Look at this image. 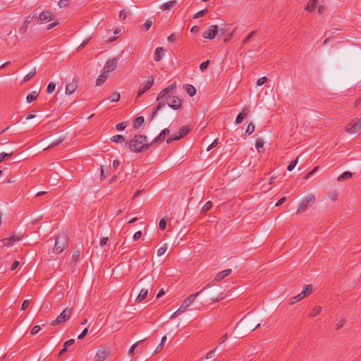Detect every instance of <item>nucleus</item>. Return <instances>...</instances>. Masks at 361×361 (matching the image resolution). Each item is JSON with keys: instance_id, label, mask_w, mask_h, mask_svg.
Returning a JSON list of instances; mask_svg holds the SVG:
<instances>
[{"instance_id": "f257e3e1", "label": "nucleus", "mask_w": 361, "mask_h": 361, "mask_svg": "<svg viewBox=\"0 0 361 361\" xmlns=\"http://www.w3.org/2000/svg\"><path fill=\"white\" fill-rule=\"evenodd\" d=\"M126 144L128 145L131 152L140 153L149 149L153 145L147 142V137L144 135H135L129 142Z\"/></svg>"}, {"instance_id": "f03ea898", "label": "nucleus", "mask_w": 361, "mask_h": 361, "mask_svg": "<svg viewBox=\"0 0 361 361\" xmlns=\"http://www.w3.org/2000/svg\"><path fill=\"white\" fill-rule=\"evenodd\" d=\"M176 87V82H173L170 85H169L167 87L164 89L162 91H161L157 97V101L158 102V104L157 106L154 107L152 109V112L150 115L149 120L152 121L153 118L155 116V114L163 107H164V97H166V95L172 94V90L175 89Z\"/></svg>"}, {"instance_id": "7ed1b4c3", "label": "nucleus", "mask_w": 361, "mask_h": 361, "mask_svg": "<svg viewBox=\"0 0 361 361\" xmlns=\"http://www.w3.org/2000/svg\"><path fill=\"white\" fill-rule=\"evenodd\" d=\"M210 283L207 284L202 290H200L199 292L192 294L189 296H188L183 302L180 307L172 314V315L170 317L171 319H173L178 316H179L180 314L184 312L186 309L192 303V302L195 300V298L206 288L208 287H210Z\"/></svg>"}, {"instance_id": "20e7f679", "label": "nucleus", "mask_w": 361, "mask_h": 361, "mask_svg": "<svg viewBox=\"0 0 361 361\" xmlns=\"http://www.w3.org/2000/svg\"><path fill=\"white\" fill-rule=\"evenodd\" d=\"M164 99V106L167 104L169 106L173 109H178L182 105L181 99L178 97L173 96V94L166 95Z\"/></svg>"}, {"instance_id": "39448f33", "label": "nucleus", "mask_w": 361, "mask_h": 361, "mask_svg": "<svg viewBox=\"0 0 361 361\" xmlns=\"http://www.w3.org/2000/svg\"><path fill=\"white\" fill-rule=\"evenodd\" d=\"M67 245V240L65 235H58L55 240L53 251L55 253H61Z\"/></svg>"}, {"instance_id": "423d86ee", "label": "nucleus", "mask_w": 361, "mask_h": 361, "mask_svg": "<svg viewBox=\"0 0 361 361\" xmlns=\"http://www.w3.org/2000/svg\"><path fill=\"white\" fill-rule=\"evenodd\" d=\"M72 313L71 308H66L57 317L56 319L53 320L51 323V326H56L60 324H62L70 319Z\"/></svg>"}, {"instance_id": "0eeeda50", "label": "nucleus", "mask_w": 361, "mask_h": 361, "mask_svg": "<svg viewBox=\"0 0 361 361\" xmlns=\"http://www.w3.org/2000/svg\"><path fill=\"white\" fill-rule=\"evenodd\" d=\"M314 200H315V197L314 195H312V194L308 195L300 204V205L298 208V210H297V214H299V213L306 210L310 204H312L314 203Z\"/></svg>"}, {"instance_id": "6e6552de", "label": "nucleus", "mask_w": 361, "mask_h": 361, "mask_svg": "<svg viewBox=\"0 0 361 361\" xmlns=\"http://www.w3.org/2000/svg\"><path fill=\"white\" fill-rule=\"evenodd\" d=\"M361 129V117L357 118L353 123H350L345 126L347 133L354 134L357 133Z\"/></svg>"}, {"instance_id": "1a4fd4ad", "label": "nucleus", "mask_w": 361, "mask_h": 361, "mask_svg": "<svg viewBox=\"0 0 361 361\" xmlns=\"http://www.w3.org/2000/svg\"><path fill=\"white\" fill-rule=\"evenodd\" d=\"M154 84V78L153 77H151L149 78L147 82L145 83V85H141L140 86V88L138 90L136 99H138V97H141L147 90H149Z\"/></svg>"}, {"instance_id": "9d476101", "label": "nucleus", "mask_w": 361, "mask_h": 361, "mask_svg": "<svg viewBox=\"0 0 361 361\" xmlns=\"http://www.w3.org/2000/svg\"><path fill=\"white\" fill-rule=\"evenodd\" d=\"M219 30V27L216 25H210L203 33V37L205 39H213Z\"/></svg>"}, {"instance_id": "9b49d317", "label": "nucleus", "mask_w": 361, "mask_h": 361, "mask_svg": "<svg viewBox=\"0 0 361 361\" xmlns=\"http://www.w3.org/2000/svg\"><path fill=\"white\" fill-rule=\"evenodd\" d=\"M117 64L118 59L116 57L108 59L103 68L104 73H109V72L114 71L117 67Z\"/></svg>"}, {"instance_id": "f8f14e48", "label": "nucleus", "mask_w": 361, "mask_h": 361, "mask_svg": "<svg viewBox=\"0 0 361 361\" xmlns=\"http://www.w3.org/2000/svg\"><path fill=\"white\" fill-rule=\"evenodd\" d=\"M22 239V235H13L10 238H6L2 240L4 245L6 247H10L13 245V243L16 241L20 240Z\"/></svg>"}, {"instance_id": "ddd939ff", "label": "nucleus", "mask_w": 361, "mask_h": 361, "mask_svg": "<svg viewBox=\"0 0 361 361\" xmlns=\"http://www.w3.org/2000/svg\"><path fill=\"white\" fill-rule=\"evenodd\" d=\"M109 355V351L107 349L99 350L94 357V361H104Z\"/></svg>"}, {"instance_id": "4468645a", "label": "nucleus", "mask_w": 361, "mask_h": 361, "mask_svg": "<svg viewBox=\"0 0 361 361\" xmlns=\"http://www.w3.org/2000/svg\"><path fill=\"white\" fill-rule=\"evenodd\" d=\"M170 133V130L168 128L164 129L160 134L158 135L157 137H156L154 140H153L150 145H155L158 142H161L164 141L167 135H169Z\"/></svg>"}, {"instance_id": "2eb2a0df", "label": "nucleus", "mask_w": 361, "mask_h": 361, "mask_svg": "<svg viewBox=\"0 0 361 361\" xmlns=\"http://www.w3.org/2000/svg\"><path fill=\"white\" fill-rule=\"evenodd\" d=\"M231 272H232V270L231 269H225V270L219 272V274H217L216 275V276L214 277V279L212 281V283H214L216 282H219V281L223 280L224 278H226V276L230 275L231 274Z\"/></svg>"}, {"instance_id": "dca6fc26", "label": "nucleus", "mask_w": 361, "mask_h": 361, "mask_svg": "<svg viewBox=\"0 0 361 361\" xmlns=\"http://www.w3.org/2000/svg\"><path fill=\"white\" fill-rule=\"evenodd\" d=\"M78 87V81L75 80H73L71 82L68 84L66 87V94H73Z\"/></svg>"}, {"instance_id": "f3484780", "label": "nucleus", "mask_w": 361, "mask_h": 361, "mask_svg": "<svg viewBox=\"0 0 361 361\" xmlns=\"http://www.w3.org/2000/svg\"><path fill=\"white\" fill-rule=\"evenodd\" d=\"M249 112V109L247 108H244L241 113H240L235 119V123L240 124L241 123L247 116Z\"/></svg>"}, {"instance_id": "a211bd4d", "label": "nucleus", "mask_w": 361, "mask_h": 361, "mask_svg": "<svg viewBox=\"0 0 361 361\" xmlns=\"http://www.w3.org/2000/svg\"><path fill=\"white\" fill-rule=\"evenodd\" d=\"M51 16L49 11H43L39 14L38 19L42 22H48L51 20Z\"/></svg>"}, {"instance_id": "6ab92c4d", "label": "nucleus", "mask_w": 361, "mask_h": 361, "mask_svg": "<svg viewBox=\"0 0 361 361\" xmlns=\"http://www.w3.org/2000/svg\"><path fill=\"white\" fill-rule=\"evenodd\" d=\"M164 54V49L162 47H157L154 51V59L155 61H160Z\"/></svg>"}, {"instance_id": "aec40b11", "label": "nucleus", "mask_w": 361, "mask_h": 361, "mask_svg": "<svg viewBox=\"0 0 361 361\" xmlns=\"http://www.w3.org/2000/svg\"><path fill=\"white\" fill-rule=\"evenodd\" d=\"M177 4V1L176 0H171V1H169L165 4H164L161 6V8L163 10V11H166V10H170L171 9L173 6H175Z\"/></svg>"}, {"instance_id": "412c9836", "label": "nucleus", "mask_w": 361, "mask_h": 361, "mask_svg": "<svg viewBox=\"0 0 361 361\" xmlns=\"http://www.w3.org/2000/svg\"><path fill=\"white\" fill-rule=\"evenodd\" d=\"M154 23H155L154 18H150L147 19L142 27V30L145 31L148 30Z\"/></svg>"}, {"instance_id": "4be33fe9", "label": "nucleus", "mask_w": 361, "mask_h": 361, "mask_svg": "<svg viewBox=\"0 0 361 361\" xmlns=\"http://www.w3.org/2000/svg\"><path fill=\"white\" fill-rule=\"evenodd\" d=\"M147 294H148V290L144 289V288L142 289L141 291L140 292L139 295H137L135 301L137 302H142L147 298Z\"/></svg>"}, {"instance_id": "5701e85b", "label": "nucleus", "mask_w": 361, "mask_h": 361, "mask_svg": "<svg viewBox=\"0 0 361 361\" xmlns=\"http://www.w3.org/2000/svg\"><path fill=\"white\" fill-rule=\"evenodd\" d=\"M184 89L190 97H193L196 94V89L192 85H185Z\"/></svg>"}, {"instance_id": "b1692460", "label": "nucleus", "mask_w": 361, "mask_h": 361, "mask_svg": "<svg viewBox=\"0 0 361 361\" xmlns=\"http://www.w3.org/2000/svg\"><path fill=\"white\" fill-rule=\"evenodd\" d=\"M317 6V0H310L307 6L305 8V10L312 12Z\"/></svg>"}, {"instance_id": "393cba45", "label": "nucleus", "mask_w": 361, "mask_h": 361, "mask_svg": "<svg viewBox=\"0 0 361 361\" xmlns=\"http://www.w3.org/2000/svg\"><path fill=\"white\" fill-rule=\"evenodd\" d=\"M102 71V73L97 79V85H102L108 78V73H104V71L103 70Z\"/></svg>"}, {"instance_id": "a878e982", "label": "nucleus", "mask_w": 361, "mask_h": 361, "mask_svg": "<svg viewBox=\"0 0 361 361\" xmlns=\"http://www.w3.org/2000/svg\"><path fill=\"white\" fill-rule=\"evenodd\" d=\"M38 97V93L35 91L31 92L26 97V101L27 103H31L37 99Z\"/></svg>"}, {"instance_id": "bb28decb", "label": "nucleus", "mask_w": 361, "mask_h": 361, "mask_svg": "<svg viewBox=\"0 0 361 361\" xmlns=\"http://www.w3.org/2000/svg\"><path fill=\"white\" fill-rule=\"evenodd\" d=\"M30 23V20H25L23 22L22 26L19 28V30H18L19 33L22 34V35L25 34V32L27 31V27L29 26Z\"/></svg>"}, {"instance_id": "cd10ccee", "label": "nucleus", "mask_w": 361, "mask_h": 361, "mask_svg": "<svg viewBox=\"0 0 361 361\" xmlns=\"http://www.w3.org/2000/svg\"><path fill=\"white\" fill-rule=\"evenodd\" d=\"M353 176V173L350 171H345L338 177V180L341 181L348 179Z\"/></svg>"}, {"instance_id": "c85d7f7f", "label": "nucleus", "mask_w": 361, "mask_h": 361, "mask_svg": "<svg viewBox=\"0 0 361 361\" xmlns=\"http://www.w3.org/2000/svg\"><path fill=\"white\" fill-rule=\"evenodd\" d=\"M145 121V118L143 116H138L135 118V121H134V128H138Z\"/></svg>"}, {"instance_id": "c756f323", "label": "nucleus", "mask_w": 361, "mask_h": 361, "mask_svg": "<svg viewBox=\"0 0 361 361\" xmlns=\"http://www.w3.org/2000/svg\"><path fill=\"white\" fill-rule=\"evenodd\" d=\"M183 137L181 135H180L178 133L174 135H172L171 137H169L167 140H166V142L168 144H171L172 142L173 141H177V140H179L180 139H181Z\"/></svg>"}, {"instance_id": "7c9ffc66", "label": "nucleus", "mask_w": 361, "mask_h": 361, "mask_svg": "<svg viewBox=\"0 0 361 361\" xmlns=\"http://www.w3.org/2000/svg\"><path fill=\"white\" fill-rule=\"evenodd\" d=\"M255 147L259 152H262L261 149L264 148V141L261 138H258L255 142Z\"/></svg>"}, {"instance_id": "2f4dec72", "label": "nucleus", "mask_w": 361, "mask_h": 361, "mask_svg": "<svg viewBox=\"0 0 361 361\" xmlns=\"http://www.w3.org/2000/svg\"><path fill=\"white\" fill-rule=\"evenodd\" d=\"M80 255V250H76V251L73 252V253L72 255V262H74L75 265H77Z\"/></svg>"}, {"instance_id": "473e14b6", "label": "nucleus", "mask_w": 361, "mask_h": 361, "mask_svg": "<svg viewBox=\"0 0 361 361\" xmlns=\"http://www.w3.org/2000/svg\"><path fill=\"white\" fill-rule=\"evenodd\" d=\"M35 73H36V69L34 68L32 71H30L27 75H26L23 80V82H25L27 81H28L29 80H30L31 78H32L35 75Z\"/></svg>"}, {"instance_id": "72a5a7b5", "label": "nucleus", "mask_w": 361, "mask_h": 361, "mask_svg": "<svg viewBox=\"0 0 361 361\" xmlns=\"http://www.w3.org/2000/svg\"><path fill=\"white\" fill-rule=\"evenodd\" d=\"M111 140L114 142H122L125 140V138L122 135H116L113 136Z\"/></svg>"}, {"instance_id": "f704fd0d", "label": "nucleus", "mask_w": 361, "mask_h": 361, "mask_svg": "<svg viewBox=\"0 0 361 361\" xmlns=\"http://www.w3.org/2000/svg\"><path fill=\"white\" fill-rule=\"evenodd\" d=\"M120 98L121 95L118 92H114L109 97V99H110L111 102H118L120 100Z\"/></svg>"}, {"instance_id": "c9c22d12", "label": "nucleus", "mask_w": 361, "mask_h": 361, "mask_svg": "<svg viewBox=\"0 0 361 361\" xmlns=\"http://www.w3.org/2000/svg\"><path fill=\"white\" fill-rule=\"evenodd\" d=\"M13 152H11V153L1 152L0 154V163L11 157L13 155Z\"/></svg>"}, {"instance_id": "e433bc0d", "label": "nucleus", "mask_w": 361, "mask_h": 361, "mask_svg": "<svg viewBox=\"0 0 361 361\" xmlns=\"http://www.w3.org/2000/svg\"><path fill=\"white\" fill-rule=\"evenodd\" d=\"M167 339V337L166 336H163L162 338H161V343H159V345L157 346V348H156L155 351L154 352V353H157L158 352H159V350H161L162 348H163V346L166 342Z\"/></svg>"}, {"instance_id": "4c0bfd02", "label": "nucleus", "mask_w": 361, "mask_h": 361, "mask_svg": "<svg viewBox=\"0 0 361 361\" xmlns=\"http://www.w3.org/2000/svg\"><path fill=\"white\" fill-rule=\"evenodd\" d=\"M255 128V125L252 123H249L245 130V135H251L254 132Z\"/></svg>"}, {"instance_id": "58836bf2", "label": "nucleus", "mask_w": 361, "mask_h": 361, "mask_svg": "<svg viewBox=\"0 0 361 361\" xmlns=\"http://www.w3.org/2000/svg\"><path fill=\"white\" fill-rule=\"evenodd\" d=\"M143 341H144V340H141V341H137V343H135V344H133V345L130 347V348L129 349L128 354H129L130 356H133V354H134V350H135V349L137 348V346L140 343H142Z\"/></svg>"}, {"instance_id": "ea45409f", "label": "nucleus", "mask_w": 361, "mask_h": 361, "mask_svg": "<svg viewBox=\"0 0 361 361\" xmlns=\"http://www.w3.org/2000/svg\"><path fill=\"white\" fill-rule=\"evenodd\" d=\"M321 310H322V307H320V306H317V307H315L312 310V312H310V317H315V316H317V314H319L321 312Z\"/></svg>"}, {"instance_id": "a19ab883", "label": "nucleus", "mask_w": 361, "mask_h": 361, "mask_svg": "<svg viewBox=\"0 0 361 361\" xmlns=\"http://www.w3.org/2000/svg\"><path fill=\"white\" fill-rule=\"evenodd\" d=\"M55 88H56V84L53 82H51L49 83V85L47 86V92L48 94H51L55 90Z\"/></svg>"}, {"instance_id": "79ce46f5", "label": "nucleus", "mask_w": 361, "mask_h": 361, "mask_svg": "<svg viewBox=\"0 0 361 361\" xmlns=\"http://www.w3.org/2000/svg\"><path fill=\"white\" fill-rule=\"evenodd\" d=\"M63 138H59L58 140L52 142L49 146L47 148H46L45 149H50V148H52L58 145H59L60 143H61L63 141Z\"/></svg>"}, {"instance_id": "37998d69", "label": "nucleus", "mask_w": 361, "mask_h": 361, "mask_svg": "<svg viewBox=\"0 0 361 361\" xmlns=\"http://www.w3.org/2000/svg\"><path fill=\"white\" fill-rule=\"evenodd\" d=\"M338 194L336 190H332L329 193V197L331 200L335 201L337 200Z\"/></svg>"}, {"instance_id": "c03bdc74", "label": "nucleus", "mask_w": 361, "mask_h": 361, "mask_svg": "<svg viewBox=\"0 0 361 361\" xmlns=\"http://www.w3.org/2000/svg\"><path fill=\"white\" fill-rule=\"evenodd\" d=\"M312 286L311 285H305L303 287L302 291L304 293H305L307 295H310L312 292Z\"/></svg>"}, {"instance_id": "a18cd8bd", "label": "nucleus", "mask_w": 361, "mask_h": 361, "mask_svg": "<svg viewBox=\"0 0 361 361\" xmlns=\"http://www.w3.org/2000/svg\"><path fill=\"white\" fill-rule=\"evenodd\" d=\"M59 174L56 173H52L50 177V180L52 181V184L56 185L57 182L59 181Z\"/></svg>"}, {"instance_id": "49530a36", "label": "nucleus", "mask_w": 361, "mask_h": 361, "mask_svg": "<svg viewBox=\"0 0 361 361\" xmlns=\"http://www.w3.org/2000/svg\"><path fill=\"white\" fill-rule=\"evenodd\" d=\"M208 10L207 9H203V10H201L200 11H198L197 13H196L194 16H193V18H201L202 17L204 14H206L207 13Z\"/></svg>"}, {"instance_id": "de8ad7c7", "label": "nucleus", "mask_w": 361, "mask_h": 361, "mask_svg": "<svg viewBox=\"0 0 361 361\" xmlns=\"http://www.w3.org/2000/svg\"><path fill=\"white\" fill-rule=\"evenodd\" d=\"M189 132V128L183 126L180 128L178 133L182 135V137L185 136Z\"/></svg>"}, {"instance_id": "09e8293b", "label": "nucleus", "mask_w": 361, "mask_h": 361, "mask_svg": "<svg viewBox=\"0 0 361 361\" xmlns=\"http://www.w3.org/2000/svg\"><path fill=\"white\" fill-rule=\"evenodd\" d=\"M298 162V157L293 160L287 167V170L291 171L297 165Z\"/></svg>"}, {"instance_id": "8fccbe9b", "label": "nucleus", "mask_w": 361, "mask_h": 361, "mask_svg": "<svg viewBox=\"0 0 361 361\" xmlns=\"http://www.w3.org/2000/svg\"><path fill=\"white\" fill-rule=\"evenodd\" d=\"M167 250V245L164 244L163 246H161L158 250H157V255L161 256L163 255Z\"/></svg>"}, {"instance_id": "3c124183", "label": "nucleus", "mask_w": 361, "mask_h": 361, "mask_svg": "<svg viewBox=\"0 0 361 361\" xmlns=\"http://www.w3.org/2000/svg\"><path fill=\"white\" fill-rule=\"evenodd\" d=\"M212 207V202L209 201L204 204V205L202 207V212H207L209 210H210Z\"/></svg>"}, {"instance_id": "603ef678", "label": "nucleus", "mask_w": 361, "mask_h": 361, "mask_svg": "<svg viewBox=\"0 0 361 361\" xmlns=\"http://www.w3.org/2000/svg\"><path fill=\"white\" fill-rule=\"evenodd\" d=\"M167 225V221L165 219H161L159 221V226L161 230H164Z\"/></svg>"}, {"instance_id": "864d4df0", "label": "nucleus", "mask_w": 361, "mask_h": 361, "mask_svg": "<svg viewBox=\"0 0 361 361\" xmlns=\"http://www.w3.org/2000/svg\"><path fill=\"white\" fill-rule=\"evenodd\" d=\"M90 38L85 39L77 48V51H79L80 50L82 49L90 42Z\"/></svg>"}, {"instance_id": "5fc2aeb1", "label": "nucleus", "mask_w": 361, "mask_h": 361, "mask_svg": "<svg viewBox=\"0 0 361 361\" xmlns=\"http://www.w3.org/2000/svg\"><path fill=\"white\" fill-rule=\"evenodd\" d=\"M209 64V60H207V61H206L202 62V63L200 65V69L202 72H204V71L207 68V67H208Z\"/></svg>"}, {"instance_id": "6e6d98bb", "label": "nucleus", "mask_w": 361, "mask_h": 361, "mask_svg": "<svg viewBox=\"0 0 361 361\" xmlns=\"http://www.w3.org/2000/svg\"><path fill=\"white\" fill-rule=\"evenodd\" d=\"M127 125L126 122H121L116 124V128L118 130H123L126 128Z\"/></svg>"}, {"instance_id": "4d7b16f0", "label": "nucleus", "mask_w": 361, "mask_h": 361, "mask_svg": "<svg viewBox=\"0 0 361 361\" xmlns=\"http://www.w3.org/2000/svg\"><path fill=\"white\" fill-rule=\"evenodd\" d=\"M301 300V297L298 294L297 295L294 296V297H292L290 299V305H293L295 304V302H298Z\"/></svg>"}, {"instance_id": "13d9d810", "label": "nucleus", "mask_w": 361, "mask_h": 361, "mask_svg": "<svg viewBox=\"0 0 361 361\" xmlns=\"http://www.w3.org/2000/svg\"><path fill=\"white\" fill-rule=\"evenodd\" d=\"M257 31H252L251 32L243 41V44H246L255 34Z\"/></svg>"}, {"instance_id": "bf43d9fd", "label": "nucleus", "mask_w": 361, "mask_h": 361, "mask_svg": "<svg viewBox=\"0 0 361 361\" xmlns=\"http://www.w3.org/2000/svg\"><path fill=\"white\" fill-rule=\"evenodd\" d=\"M40 330H41V327H40V326H39V325H36V326H35L31 329L30 334H31L32 335H35V334H37Z\"/></svg>"}, {"instance_id": "052dcab7", "label": "nucleus", "mask_w": 361, "mask_h": 361, "mask_svg": "<svg viewBox=\"0 0 361 361\" xmlns=\"http://www.w3.org/2000/svg\"><path fill=\"white\" fill-rule=\"evenodd\" d=\"M267 81V77H262L259 79H258V80L257 82V85L258 86H261V85H264Z\"/></svg>"}, {"instance_id": "680f3d73", "label": "nucleus", "mask_w": 361, "mask_h": 361, "mask_svg": "<svg viewBox=\"0 0 361 361\" xmlns=\"http://www.w3.org/2000/svg\"><path fill=\"white\" fill-rule=\"evenodd\" d=\"M128 13H130V12H128L126 10H122V11H120L119 18L121 19L124 20L127 17Z\"/></svg>"}, {"instance_id": "e2e57ef3", "label": "nucleus", "mask_w": 361, "mask_h": 361, "mask_svg": "<svg viewBox=\"0 0 361 361\" xmlns=\"http://www.w3.org/2000/svg\"><path fill=\"white\" fill-rule=\"evenodd\" d=\"M68 5V0H60L59 1V6L60 8H65Z\"/></svg>"}, {"instance_id": "0e129e2a", "label": "nucleus", "mask_w": 361, "mask_h": 361, "mask_svg": "<svg viewBox=\"0 0 361 361\" xmlns=\"http://www.w3.org/2000/svg\"><path fill=\"white\" fill-rule=\"evenodd\" d=\"M104 170H105L104 166H102V167H101V174H100V179L102 180L106 179V178L107 177V175L105 173Z\"/></svg>"}, {"instance_id": "69168bd1", "label": "nucleus", "mask_w": 361, "mask_h": 361, "mask_svg": "<svg viewBox=\"0 0 361 361\" xmlns=\"http://www.w3.org/2000/svg\"><path fill=\"white\" fill-rule=\"evenodd\" d=\"M30 300H24L23 304H22V306H21V310H25L27 308V307H28V305L30 304Z\"/></svg>"}, {"instance_id": "338daca9", "label": "nucleus", "mask_w": 361, "mask_h": 361, "mask_svg": "<svg viewBox=\"0 0 361 361\" xmlns=\"http://www.w3.org/2000/svg\"><path fill=\"white\" fill-rule=\"evenodd\" d=\"M74 343H75L74 339H70L65 342V343L63 344V346L68 349V348L70 347L71 345H72Z\"/></svg>"}, {"instance_id": "774afa93", "label": "nucleus", "mask_w": 361, "mask_h": 361, "mask_svg": "<svg viewBox=\"0 0 361 361\" xmlns=\"http://www.w3.org/2000/svg\"><path fill=\"white\" fill-rule=\"evenodd\" d=\"M176 39V35L174 33L169 35L167 38L168 42L170 43L173 42Z\"/></svg>"}]
</instances>
